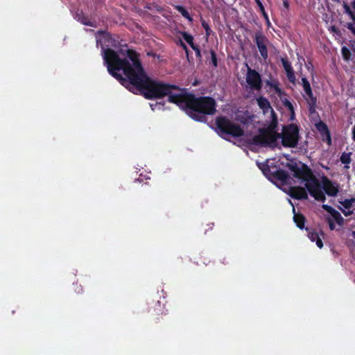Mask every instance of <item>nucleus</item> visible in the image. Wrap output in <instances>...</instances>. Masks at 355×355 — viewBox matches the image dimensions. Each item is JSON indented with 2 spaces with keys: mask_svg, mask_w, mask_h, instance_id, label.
I'll list each match as a JSON object with an SVG mask.
<instances>
[{
  "mask_svg": "<svg viewBox=\"0 0 355 355\" xmlns=\"http://www.w3.org/2000/svg\"><path fill=\"white\" fill-rule=\"evenodd\" d=\"M282 63L286 72H288L293 69L291 63L286 59L282 58Z\"/></svg>",
  "mask_w": 355,
  "mask_h": 355,
  "instance_id": "6ab92c4d",
  "label": "nucleus"
},
{
  "mask_svg": "<svg viewBox=\"0 0 355 355\" xmlns=\"http://www.w3.org/2000/svg\"><path fill=\"white\" fill-rule=\"evenodd\" d=\"M102 39H105V35L103 32H98V35L96 37V44L98 45L101 42Z\"/></svg>",
  "mask_w": 355,
  "mask_h": 355,
  "instance_id": "a878e982",
  "label": "nucleus"
},
{
  "mask_svg": "<svg viewBox=\"0 0 355 355\" xmlns=\"http://www.w3.org/2000/svg\"><path fill=\"white\" fill-rule=\"evenodd\" d=\"M216 125L219 134L224 137L226 136L239 137L243 133V130L239 125L234 123L226 117L217 118Z\"/></svg>",
  "mask_w": 355,
  "mask_h": 355,
  "instance_id": "20e7f679",
  "label": "nucleus"
},
{
  "mask_svg": "<svg viewBox=\"0 0 355 355\" xmlns=\"http://www.w3.org/2000/svg\"><path fill=\"white\" fill-rule=\"evenodd\" d=\"M150 106L152 109V110H155L156 109L162 110L163 105L160 103H150Z\"/></svg>",
  "mask_w": 355,
  "mask_h": 355,
  "instance_id": "393cba45",
  "label": "nucleus"
},
{
  "mask_svg": "<svg viewBox=\"0 0 355 355\" xmlns=\"http://www.w3.org/2000/svg\"><path fill=\"white\" fill-rule=\"evenodd\" d=\"M286 75H287V78H288V79L289 80L290 82L295 83V74H294L293 69L286 72Z\"/></svg>",
  "mask_w": 355,
  "mask_h": 355,
  "instance_id": "5701e85b",
  "label": "nucleus"
},
{
  "mask_svg": "<svg viewBox=\"0 0 355 355\" xmlns=\"http://www.w3.org/2000/svg\"><path fill=\"white\" fill-rule=\"evenodd\" d=\"M280 139L284 146L295 147L299 141L297 127L291 124L285 127L282 134L273 131L261 130L258 135L252 137V144L261 146L275 147L278 145V140Z\"/></svg>",
  "mask_w": 355,
  "mask_h": 355,
  "instance_id": "7ed1b4c3",
  "label": "nucleus"
},
{
  "mask_svg": "<svg viewBox=\"0 0 355 355\" xmlns=\"http://www.w3.org/2000/svg\"><path fill=\"white\" fill-rule=\"evenodd\" d=\"M347 28L350 30L355 35V22L347 23Z\"/></svg>",
  "mask_w": 355,
  "mask_h": 355,
  "instance_id": "c85d7f7f",
  "label": "nucleus"
},
{
  "mask_svg": "<svg viewBox=\"0 0 355 355\" xmlns=\"http://www.w3.org/2000/svg\"><path fill=\"white\" fill-rule=\"evenodd\" d=\"M289 203H291V205L293 206L291 200H289Z\"/></svg>",
  "mask_w": 355,
  "mask_h": 355,
  "instance_id": "58836bf2",
  "label": "nucleus"
},
{
  "mask_svg": "<svg viewBox=\"0 0 355 355\" xmlns=\"http://www.w3.org/2000/svg\"><path fill=\"white\" fill-rule=\"evenodd\" d=\"M258 5L260 6L261 9L263 10V6L261 5V3H260L259 0H256Z\"/></svg>",
  "mask_w": 355,
  "mask_h": 355,
  "instance_id": "72a5a7b5",
  "label": "nucleus"
},
{
  "mask_svg": "<svg viewBox=\"0 0 355 355\" xmlns=\"http://www.w3.org/2000/svg\"><path fill=\"white\" fill-rule=\"evenodd\" d=\"M322 208L330 214V215L338 225H343L344 219L338 211L327 205H323Z\"/></svg>",
  "mask_w": 355,
  "mask_h": 355,
  "instance_id": "9d476101",
  "label": "nucleus"
},
{
  "mask_svg": "<svg viewBox=\"0 0 355 355\" xmlns=\"http://www.w3.org/2000/svg\"><path fill=\"white\" fill-rule=\"evenodd\" d=\"M328 140H329V141H330V140H331L329 135H328Z\"/></svg>",
  "mask_w": 355,
  "mask_h": 355,
  "instance_id": "4c0bfd02",
  "label": "nucleus"
},
{
  "mask_svg": "<svg viewBox=\"0 0 355 355\" xmlns=\"http://www.w3.org/2000/svg\"><path fill=\"white\" fill-rule=\"evenodd\" d=\"M202 26H203V28L205 29V31H206V34H207V35H209L210 34V32H211V29H210V28H209V25H208V24H207L205 21H203L202 22Z\"/></svg>",
  "mask_w": 355,
  "mask_h": 355,
  "instance_id": "cd10ccee",
  "label": "nucleus"
},
{
  "mask_svg": "<svg viewBox=\"0 0 355 355\" xmlns=\"http://www.w3.org/2000/svg\"><path fill=\"white\" fill-rule=\"evenodd\" d=\"M101 49L104 64L107 66L109 73L130 91L140 92L146 98H161L168 96V102L176 104L198 121H205L206 114L215 113L216 102L214 98H196L175 85L150 79L144 72L135 52L128 50V58L121 59L114 50L103 46Z\"/></svg>",
  "mask_w": 355,
  "mask_h": 355,
  "instance_id": "f257e3e1",
  "label": "nucleus"
},
{
  "mask_svg": "<svg viewBox=\"0 0 355 355\" xmlns=\"http://www.w3.org/2000/svg\"><path fill=\"white\" fill-rule=\"evenodd\" d=\"M257 103L263 114L268 119L270 123V126L275 127L277 123V116L269 101L263 96H259L257 98Z\"/></svg>",
  "mask_w": 355,
  "mask_h": 355,
  "instance_id": "39448f33",
  "label": "nucleus"
},
{
  "mask_svg": "<svg viewBox=\"0 0 355 355\" xmlns=\"http://www.w3.org/2000/svg\"><path fill=\"white\" fill-rule=\"evenodd\" d=\"M245 80L251 90L259 91L261 89L262 83L259 73L250 67H248Z\"/></svg>",
  "mask_w": 355,
  "mask_h": 355,
  "instance_id": "423d86ee",
  "label": "nucleus"
},
{
  "mask_svg": "<svg viewBox=\"0 0 355 355\" xmlns=\"http://www.w3.org/2000/svg\"><path fill=\"white\" fill-rule=\"evenodd\" d=\"M192 49L195 51L196 53V55L198 57H200V49L196 46H194V47H192Z\"/></svg>",
  "mask_w": 355,
  "mask_h": 355,
  "instance_id": "7c9ffc66",
  "label": "nucleus"
},
{
  "mask_svg": "<svg viewBox=\"0 0 355 355\" xmlns=\"http://www.w3.org/2000/svg\"><path fill=\"white\" fill-rule=\"evenodd\" d=\"M342 54L345 60H348L350 56V52L346 47L342 48Z\"/></svg>",
  "mask_w": 355,
  "mask_h": 355,
  "instance_id": "4be33fe9",
  "label": "nucleus"
},
{
  "mask_svg": "<svg viewBox=\"0 0 355 355\" xmlns=\"http://www.w3.org/2000/svg\"><path fill=\"white\" fill-rule=\"evenodd\" d=\"M353 202L354 200H345L344 202H340L342 207H340V209L342 211L345 216H348L353 213V211L351 210Z\"/></svg>",
  "mask_w": 355,
  "mask_h": 355,
  "instance_id": "9b49d317",
  "label": "nucleus"
},
{
  "mask_svg": "<svg viewBox=\"0 0 355 355\" xmlns=\"http://www.w3.org/2000/svg\"><path fill=\"white\" fill-rule=\"evenodd\" d=\"M343 8H344V11L346 14H347L349 15V17H350V19L355 22V15L354 13L352 11L350 7L346 3H343Z\"/></svg>",
  "mask_w": 355,
  "mask_h": 355,
  "instance_id": "dca6fc26",
  "label": "nucleus"
},
{
  "mask_svg": "<svg viewBox=\"0 0 355 355\" xmlns=\"http://www.w3.org/2000/svg\"><path fill=\"white\" fill-rule=\"evenodd\" d=\"M331 30H332L333 31H334V32H336V27H334V26H332V27H331Z\"/></svg>",
  "mask_w": 355,
  "mask_h": 355,
  "instance_id": "e433bc0d",
  "label": "nucleus"
},
{
  "mask_svg": "<svg viewBox=\"0 0 355 355\" xmlns=\"http://www.w3.org/2000/svg\"><path fill=\"white\" fill-rule=\"evenodd\" d=\"M266 85L270 87V89H273L274 92L281 96L282 94V89L279 87V83L275 80H268Z\"/></svg>",
  "mask_w": 355,
  "mask_h": 355,
  "instance_id": "ddd939ff",
  "label": "nucleus"
},
{
  "mask_svg": "<svg viewBox=\"0 0 355 355\" xmlns=\"http://www.w3.org/2000/svg\"><path fill=\"white\" fill-rule=\"evenodd\" d=\"M309 238L312 242H315L318 248H322L323 246L322 241L320 238L319 235L316 232H309Z\"/></svg>",
  "mask_w": 355,
  "mask_h": 355,
  "instance_id": "4468645a",
  "label": "nucleus"
},
{
  "mask_svg": "<svg viewBox=\"0 0 355 355\" xmlns=\"http://www.w3.org/2000/svg\"><path fill=\"white\" fill-rule=\"evenodd\" d=\"M211 62L213 63L214 67H216L217 66L216 55V53L213 51H211Z\"/></svg>",
  "mask_w": 355,
  "mask_h": 355,
  "instance_id": "bb28decb",
  "label": "nucleus"
},
{
  "mask_svg": "<svg viewBox=\"0 0 355 355\" xmlns=\"http://www.w3.org/2000/svg\"><path fill=\"white\" fill-rule=\"evenodd\" d=\"M317 128L320 132H328L327 125L323 122L317 124Z\"/></svg>",
  "mask_w": 355,
  "mask_h": 355,
  "instance_id": "412c9836",
  "label": "nucleus"
},
{
  "mask_svg": "<svg viewBox=\"0 0 355 355\" xmlns=\"http://www.w3.org/2000/svg\"><path fill=\"white\" fill-rule=\"evenodd\" d=\"M322 208L330 214V215L338 225H343L344 219L338 211L327 205H323Z\"/></svg>",
  "mask_w": 355,
  "mask_h": 355,
  "instance_id": "1a4fd4ad",
  "label": "nucleus"
},
{
  "mask_svg": "<svg viewBox=\"0 0 355 355\" xmlns=\"http://www.w3.org/2000/svg\"><path fill=\"white\" fill-rule=\"evenodd\" d=\"M182 37H183L184 40L191 46V48L194 47L195 45L193 42V38L191 35H189L187 33H183Z\"/></svg>",
  "mask_w": 355,
  "mask_h": 355,
  "instance_id": "a211bd4d",
  "label": "nucleus"
},
{
  "mask_svg": "<svg viewBox=\"0 0 355 355\" xmlns=\"http://www.w3.org/2000/svg\"><path fill=\"white\" fill-rule=\"evenodd\" d=\"M280 178L284 180V181H286V175L284 173H280Z\"/></svg>",
  "mask_w": 355,
  "mask_h": 355,
  "instance_id": "2f4dec72",
  "label": "nucleus"
},
{
  "mask_svg": "<svg viewBox=\"0 0 355 355\" xmlns=\"http://www.w3.org/2000/svg\"><path fill=\"white\" fill-rule=\"evenodd\" d=\"M177 10L181 15L189 21H192V18L190 17L189 12L182 6H177Z\"/></svg>",
  "mask_w": 355,
  "mask_h": 355,
  "instance_id": "f3484780",
  "label": "nucleus"
},
{
  "mask_svg": "<svg viewBox=\"0 0 355 355\" xmlns=\"http://www.w3.org/2000/svg\"><path fill=\"white\" fill-rule=\"evenodd\" d=\"M255 42L259 51L264 60L268 58V51L266 48V44L268 43L267 38L263 35L261 33H257L255 34Z\"/></svg>",
  "mask_w": 355,
  "mask_h": 355,
  "instance_id": "0eeeda50",
  "label": "nucleus"
},
{
  "mask_svg": "<svg viewBox=\"0 0 355 355\" xmlns=\"http://www.w3.org/2000/svg\"><path fill=\"white\" fill-rule=\"evenodd\" d=\"M293 211L294 213L293 219L295 223L297 224V227L300 229H302L304 227V218L303 216L300 214H296L295 212V208H293Z\"/></svg>",
  "mask_w": 355,
  "mask_h": 355,
  "instance_id": "2eb2a0df",
  "label": "nucleus"
},
{
  "mask_svg": "<svg viewBox=\"0 0 355 355\" xmlns=\"http://www.w3.org/2000/svg\"><path fill=\"white\" fill-rule=\"evenodd\" d=\"M80 21L85 24V25H89V26H96L95 24L90 21L89 20H88L86 17H83L82 18H80Z\"/></svg>",
  "mask_w": 355,
  "mask_h": 355,
  "instance_id": "b1692460",
  "label": "nucleus"
},
{
  "mask_svg": "<svg viewBox=\"0 0 355 355\" xmlns=\"http://www.w3.org/2000/svg\"><path fill=\"white\" fill-rule=\"evenodd\" d=\"M340 161L343 164H348L350 163L351 159L350 155L348 153H343L341 155Z\"/></svg>",
  "mask_w": 355,
  "mask_h": 355,
  "instance_id": "aec40b11",
  "label": "nucleus"
},
{
  "mask_svg": "<svg viewBox=\"0 0 355 355\" xmlns=\"http://www.w3.org/2000/svg\"><path fill=\"white\" fill-rule=\"evenodd\" d=\"M329 223L330 229L331 230H334L335 226H334V223L331 220H329Z\"/></svg>",
  "mask_w": 355,
  "mask_h": 355,
  "instance_id": "473e14b6",
  "label": "nucleus"
},
{
  "mask_svg": "<svg viewBox=\"0 0 355 355\" xmlns=\"http://www.w3.org/2000/svg\"><path fill=\"white\" fill-rule=\"evenodd\" d=\"M293 175L298 180L300 184H304L310 195L315 200L324 202L326 200L325 193L330 196H336L338 192V185L333 183L327 178L324 177L322 184L313 175L311 169L301 163L289 165Z\"/></svg>",
  "mask_w": 355,
  "mask_h": 355,
  "instance_id": "f03ea898",
  "label": "nucleus"
},
{
  "mask_svg": "<svg viewBox=\"0 0 355 355\" xmlns=\"http://www.w3.org/2000/svg\"><path fill=\"white\" fill-rule=\"evenodd\" d=\"M352 6L353 9H354V11H355V0H354V1H352Z\"/></svg>",
  "mask_w": 355,
  "mask_h": 355,
  "instance_id": "c9c22d12",
  "label": "nucleus"
},
{
  "mask_svg": "<svg viewBox=\"0 0 355 355\" xmlns=\"http://www.w3.org/2000/svg\"><path fill=\"white\" fill-rule=\"evenodd\" d=\"M284 105L286 107H287L289 110H293V105L292 103L288 101V100H286L285 102H284Z\"/></svg>",
  "mask_w": 355,
  "mask_h": 355,
  "instance_id": "c756f323",
  "label": "nucleus"
},
{
  "mask_svg": "<svg viewBox=\"0 0 355 355\" xmlns=\"http://www.w3.org/2000/svg\"><path fill=\"white\" fill-rule=\"evenodd\" d=\"M302 83L305 94L308 96L309 98L313 99V93L309 82L306 78L304 77L302 78Z\"/></svg>",
  "mask_w": 355,
  "mask_h": 355,
  "instance_id": "f8f14e48",
  "label": "nucleus"
},
{
  "mask_svg": "<svg viewBox=\"0 0 355 355\" xmlns=\"http://www.w3.org/2000/svg\"><path fill=\"white\" fill-rule=\"evenodd\" d=\"M286 193L292 198L302 200L307 199L308 194L304 188L300 187H289Z\"/></svg>",
  "mask_w": 355,
  "mask_h": 355,
  "instance_id": "6e6552de",
  "label": "nucleus"
},
{
  "mask_svg": "<svg viewBox=\"0 0 355 355\" xmlns=\"http://www.w3.org/2000/svg\"><path fill=\"white\" fill-rule=\"evenodd\" d=\"M352 133H353V139L355 140V126L353 128Z\"/></svg>",
  "mask_w": 355,
  "mask_h": 355,
  "instance_id": "f704fd0d",
  "label": "nucleus"
}]
</instances>
